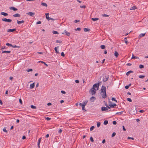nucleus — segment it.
I'll list each match as a JSON object with an SVG mask.
<instances>
[{"label": "nucleus", "instance_id": "nucleus-1", "mask_svg": "<svg viewBox=\"0 0 148 148\" xmlns=\"http://www.w3.org/2000/svg\"><path fill=\"white\" fill-rule=\"evenodd\" d=\"M101 95L103 98H105L106 97V88L103 86H102L101 90Z\"/></svg>", "mask_w": 148, "mask_h": 148}, {"label": "nucleus", "instance_id": "nucleus-2", "mask_svg": "<svg viewBox=\"0 0 148 148\" xmlns=\"http://www.w3.org/2000/svg\"><path fill=\"white\" fill-rule=\"evenodd\" d=\"M100 84L101 83V82H99V83H96L94 84L93 86V87L92 88V89H95V88H97V89H96V90H98L99 88V83Z\"/></svg>", "mask_w": 148, "mask_h": 148}, {"label": "nucleus", "instance_id": "nucleus-3", "mask_svg": "<svg viewBox=\"0 0 148 148\" xmlns=\"http://www.w3.org/2000/svg\"><path fill=\"white\" fill-rule=\"evenodd\" d=\"M96 89H92V88L89 90L90 93H91V94L92 95H94L96 93Z\"/></svg>", "mask_w": 148, "mask_h": 148}, {"label": "nucleus", "instance_id": "nucleus-4", "mask_svg": "<svg viewBox=\"0 0 148 148\" xmlns=\"http://www.w3.org/2000/svg\"><path fill=\"white\" fill-rule=\"evenodd\" d=\"M109 100V102L110 103L109 104V106L111 107V108H113L115 107V106H116V104L115 103H114L113 104H112L111 103L112 102L111 101H110V99H108Z\"/></svg>", "mask_w": 148, "mask_h": 148}, {"label": "nucleus", "instance_id": "nucleus-5", "mask_svg": "<svg viewBox=\"0 0 148 148\" xmlns=\"http://www.w3.org/2000/svg\"><path fill=\"white\" fill-rule=\"evenodd\" d=\"M109 77L108 75H104L103 77V81L104 82L107 81L108 80Z\"/></svg>", "mask_w": 148, "mask_h": 148}, {"label": "nucleus", "instance_id": "nucleus-6", "mask_svg": "<svg viewBox=\"0 0 148 148\" xmlns=\"http://www.w3.org/2000/svg\"><path fill=\"white\" fill-rule=\"evenodd\" d=\"M2 20L3 21L8 22H11L12 20L10 19H7L6 18H3L2 19Z\"/></svg>", "mask_w": 148, "mask_h": 148}, {"label": "nucleus", "instance_id": "nucleus-7", "mask_svg": "<svg viewBox=\"0 0 148 148\" xmlns=\"http://www.w3.org/2000/svg\"><path fill=\"white\" fill-rule=\"evenodd\" d=\"M62 34H66L68 36H69L70 35V33L67 32L66 30H64V32L62 33Z\"/></svg>", "mask_w": 148, "mask_h": 148}, {"label": "nucleus", "instance_id": "nucleus-8", "mask_svg": "<svg viewBox=\"0 0 148 148\" xmlns=\"http://www.w3.org/2000/svg\"><path fill=\"white\" fill-rule=\"evenodd\" d=\"M96 99V98L95 97L92 96L90 98V101H91V102H93Z\"/></svg>", "mask_w": 148, "mask_h": 148}, {"label": "nucleus", "instance_id": "nucleus-9", "mask_svg": "<svg viewBox=\"0 0 148 148\" xmlns=\"http://www.w3.org/2000/svg\"><path fill=\"white\" fill-rule=\"evenodd\" d=\"M27 14L29 15V16H33L34 15L35 13L32 12H29L28 13H27Z\"/></svg>", "mask_w": 148, "mask_h": 148}, {"label": "nucleus", "instance_id": "nucleus-10", "mask_svg": "<svg viewBox=\"0 0 148 148\" xmlns=\"http://www.w3.org/2000/svg\"><path fill=\"white\" fill-rule=\"evenodd\" d=\"M9 9L10 10H12L14 11H17V10H18L16 8H15L14 7H10L9 8Z\"/></svg>", "mask_w": 148, "mask_h": 148}, {"label": "nucleus", "instance_id": "nucleus-11", "mask_svg": "<svg viewBox=\"0 0 148 148\" xmlns=\"http://www.w3.org/2000/svg\"><path fill=\"white\" fill-rule=\"evenodd\" d=\"M101 110L102 111H104L108 110V108L104 107H101Z\"/></svg>", "mask_w": 148, "mask_h": 148}, {"label": "nucleus", "instance_id": "nucleus-12", "mask_svg": "<svg viewBox=\"0 0 148 148\" xmlns=\"http://www.w3.org/2000/svg\"><path fill=\"white\" fill-rule=\"evenodd\" d=\"M35 83H33L30 85V88L31 89H33L34 87Z\"/></svg>", "mask_w": 148, "mask_h": 148}, {"label": "nucleus", "instance_id": "nucleus-13", "mask_svg": "<svg viewBox=\"0 0 148 148\" xmlns=\"http://www.w3.org/2000/svg\"><path fill=\"white\" fill-rule=\"evenodd\" d=\"M17 24L18 25L21 24V23H24V21L23 20H22L21 21H19L17 20Z\"/></svg>", "mask_w": 148, "mask_h": 148}, {"label": "nucleus", "instance_id": "nucleus-14", "mask_svg": "<svg viewBox=\"0 0 148 148\" xmlns=\"http://www.w3.org/2000/svg\"><path fill=\"white\" fill-rule=\"evenodd\" d=\"M16 30L15 29H9L8 30L7 32H13Z\"/></svg>", "mask_w": 148, "mask_h": 148}, {"label": "nucleus", "instance_id": "nucleus-15", "mask_svg": "<svg viewBox=\"0 0 148 148\" xmlns=\"http://www.w3.org/2000/svg\"><path fill=\"white\" fill-rule=\"evenodd\" d=\"M0 14L1 15H3L5 16H8V13H5V12H1V13Z\"/></svg>", "mask_w": 148, "mask_h": 148}, {"label": "nucleus", "instance_id": "nucleus-16", "mask_svg": "<svg viewBox=\"0 0 148 148\" xmlns=\"http://www.w3.org/2000/svg\"><path fill=\"white\" fill-rule=\"evenodd\" d=\"M20 15L18 13L16 14H14L13 15V16L15 17H20Z\"/></svg>", "mask_w": 148, "mask_h": 148}, {"label": "nucleus", "instance_id": "nucleus-17", "mask_svg": "<svg viewBox=\"0 0 148 148\" xmlns=\"http://www.w3.org/2000/svg\"><path fill=\"white\" fill-rule=\"evenodd\" d=\"M58 47H59V46H57L56 47H55L54 48V50L56 51V52L57 53H59L58 51L57 50V49L58 48Z\"/></svg>", "mask_w": 148, "mask_h": 148}, {"label": "nucleus", "instance_id": "nucleus-18", "mask_svg": "<svg viewBox=\"0 0 148 148\" xmlns=\"http://www.w3.org/2000/svg\"><path fill=\"white\" fill-rule=\"evenodd\" d=\"M133 71H128V72H127V73H126V75H127V76H128L131 73H133Z\"/></svg>", "mask_w": 148, "mask_h": 148}, {"label": "nucleus", "instance_id": "nucleus-19", "mask_svg": "<svg viewBox=\"0 0 148 148\" xmlns=\"http://www.w3.org/2000/svg\"><path fill=\"white\" fill-rule=\"evenodd\" d=\"M114 56L116 58H117L118 56H119V54L116 51H115V52H114Z\"/></svg>", "mask_w": 148, "mask_h": 148}, {"label": "nucleus", "instance_id": "nucleus-20", "mask_svg": "<svg viewBox=\"0 0 148 148\" xmlns=\"http://www.w3.org/2000/svg\"><path fill=\"white\" fill-rule=\"evenodd\" d=\"M138 58V57H136L134 56V55L132 54V59H136Z\"/></svg>", "mask_w": 148, "mask_h": 148}, {"label": "nucleus", "instance_id": "nucleus-21", "mask_svg": "<svg viewBox=\"0 0 148 148\" xmlns=\"http://www.w3.org/2000/svg\"><path fill=\"white\" fill-rule=\"evenodd\" d=\"M90 30L88 28H84V31L85 32H89Z\"/></svg>", "mask_w": 148, "mask_h": 148}, {"label": "nucleus", "instance_id": "nucleus-22", "mask_svg": "<svg viewBox=\"0 0 148 148\" xmlns=\"http://www.w3.org/2000/svg\"><path fill=\"white\" fill-rule=\"evenodd\" d=\"M136 8H137V7L136 6H133L130 9V10H134L135 9H136Z\"/></svg>", "mask_w": 148, "mask_h": 148}, {"label": "nucleus", "instance_id": "nucleus-23", "mask_svg": "<svg viewBox=\"0 0 148 148\" xmlns=\"http://www.w3.org/2000/svg\"><path fill=\"white\" fill-rule=\"evenodd\" d=\"M145 34V33H142L140 34L139 35V37H141L144 36Z\"/></svg>", "mask_w": 148, "mask_h": 148}, {"label": "nucleus", "instance_id": "nucleus-24", "mask_svg": "<svg viewBox=\"0 0 148 148\" xmlns=\"http://www.w3.org/2000/svg\"><path fill=\"white\" fill-rule=\"evenodd\" d=\"M91 19L93 21H95L98 20L99 19V18H91Z\"/></svg>", "mask_w": 148, "mask_h": 148}, {"label": "nucleus", "instance_id": "nucleus-25", "mask_svg": "<svg viewBox=\"0 0 148 148\" xmlns=\"http://www.w3.org/2000/svg\"><path fill=\"white\" fill-rule=\"evenodd\" d=\"M41 5L45 7H47V5L46 3L43 2L41 3Z\"/></svg>", "mask_w": 148, "mask_h": 148}, {"label": "nucleus", "instance_id": "nucleus-26", "mask_svg": "<svg viewBox=\"0 0 148 148\" xmlns=\"http://www.w3.org/2000/svg\"><path fill=\"white\" fill-rule=\"evenodd\" d=\"M108 123V121L107 120H106L104 121L103 122V124L104 125H107Z\"/></svg>", "mask_w": 148, "mask_h": 148}, {"label": "nucleus", "instance_id": "nucleus-27", "mask_svg": "<svg viewBox=\"0 0 148 148\" xmlns=\"http://www.w3.org/2000/svg\"><path fill=\"white\" fill-rule=\"evenodd\" d=\"M82 107L83 110L84 111H86V110L85 109V106H84V105H82Z\"/></svg>", "mask_w": 148, "mask_h": 148}, {"label": "nucleus", "instance_id": "nucleus-28", "mask_svg": "<svg viewBox=\"0 0 148 148\" xmlns=\"http://www.w3.org/2000/svg\"><path fill=\"white\" fill-rule=\"evenodd\" d=\"M124 41L125 43L126 44V45H127L128 43V41L127 40V38L125 37V38Z\"/></svg>", "mask_w": 148, "mask_h": 148}, {"label": "nucleus", "instance_id": "nucleus-29", "mask_svg": "<svg viewBox=\"0 0 148 148\" xmlns=\"http://www.w3.org/2000/svg\"><path fill=\"white\" fill-rule=\"evenodd\" d=\"M30 107L32 109H36V106L32 105H31Z\"/></svg>", "mask_w": 148, "mask_h": 148}, {"label": "nucleus", "instance_id": "nucleus-30", "mask_svg": "<svg viewBox=\"0 0 148 148\" xmlns=\"http://www.w3.org/2000/svg\"><path fill=\"white\" fill-rule=\"evenodd\" d=\"M11 52V51H2V53H10Z\"/></svg>", "mask_w": 148, "mask_h": 148}, {"label": "nucleus", "instance_id": "nucleus-31", "mask_svg": "<svg viewBox=\"0 0 148 148\" xmlns=\"http://www.w3.org/2000/svg\"><path fill=\"white\" fill-rule=\"evenodd\" d=\"M101 48L102 49H104L106 47L104 45H101Z\"/></svg>", "mask_w": 148, "mask_h": 148}, {"label": "nucleus", "instance_id": "nucleus-32", "mask_svg": "<svg viewBox=\"0 0 148 148\" xmlns=\"http://www.w3.org/2000/svg\"><path fill=\"white\" fill-rule=\"evenodd\" d=\"M145 75H140L139 76V77L140 78H143L145 77Z\"/></svg>", "mask_w": 148, "mask_h": 148}, {"label": "nucleus", "instance_id": "nucleus-33", "mask_svg": "<svg viewBox=\"0 0 148 148\" xmlns=\"http://www.w3.org/2000/svg\"><path fill=\"white\" fill-rule=\"evenodd\" d=\"M102 16H105V17H108L109 16V15H107V14H102Z\"/></svg>", "mask_w": 148, "mask_h": 148}, {"label": "nucleus", "instance_id": "nucleus-34", "mask_svg": "<svg viewBox=\"0 0 148 148\" xmlns=\"http://www.w3.org/2000/svg\"><path fill=\"white\" fill-rule=\"evenodd\" d=\"M53 34H58V32L55 31H53Z\"/></svg>", "mask_w": 148, "mask_h": 148}, {"label": "nucleus", "instance_id": "nucleus-35", "mask_svg": "<svg viewBox=\"0 0 148 148\" xmlns=\"http://www.w3.org/2000/svg\"><path fill=\"white\" fill-rule=\"evenodd\" d=\"M87 102H88V101H85L82 104V105H84V106H85L86 105Z\"/></svg>", "mask_w": 148, "mask_h": 148}, {"label": "nucleus", "instance_id": "nucleus-36", "mask_svg": "<svg viewBox=\"0 0 148 148\" xmlns=\"http://www.w3.org/2000/svg\"><path fill=\"white\" fill-rule=\"evenodd\" d=\"M139 67L140 69H142L144 67V66L142 64H140L139 66Z\"/></svg>", "mask_w": 148, "mask_h": 148}, {"label": "nucleus", "instance_id": "nucleus-37", "mask_svg": "<svg viewBox=\"0 0 148 148\" xmlns=\"http://www.w3.org/2000/svg\"><path fill=\"white\" fill-rule=\"evenodd\" d=\"M33 70L32 69H29L27 70V71L28 72H29V71H32Z\"/></svg>", "mask_w": 148, "mask_h": 148}, {"label": "nucleus", "instance_id": "nucleus-38", "mask_svg": "<svg viewBox=\"0 0 148 148\" xmlns=\"http://www.w3.org/2000/svg\"><path fill=\"white\" fill-rule=\"evenodd\" d=\"M6 45L12 47V45L8 43H7L6 44Z\"/></svg>", "mask_w": 148, "mask_h": 148}, {"label": "nucleus", "instance_id": "nucleus-39", "mask_svg": "<svg viewBox=\"0 0 148 148\" xmlns=\"http://www.w3.org/2000/svg\"><path fill=\"white\" fill-rule=\"evenodd\" d=\"M95 128V127L94 126H91L90 128V131H92V130H93L94 128Z\"/></svg>", "mask_w": 148, "mask_h": 148}, {"label": "nucleus", "instance_id": "nucleus-40", "mask_svg": "<svg viewBox=\"0 0 148 148\" xmlns=\"http://www.w3.org/2000/svg\"><path fill=\"white\" fill-rule=\"evenodd\" d=\"M80 7L82 8H86V6L85 5H80Z\"/></svg>", "mask_w": 148, "mask_h": 148}, {"label": "nucleus", "instance_id": "nucleus-41", "mask_svg": "<svg viewBox=\"0 0 148 148\" xmlns=\"http://www.w3.org/2000/svg\"><path fill=\"white\" fill-rule=\"evenodd\" d=\"M90 141L92 142H93L94 141L93 139L92 136L90 137Z\"/></svg>", "mask_w": 148, "mask_h": 148}, {"label": "nucleus", "instance_id": "nucleus-42", "mask_svg": "<svg viewBox=\"0 0 148 148\" xmlns=\"http://www.w3.org/2000/svg\"><path fill=\"white\" fill-rule=\"evenodd\" d=\"M101 123L100 122H98L97 123V126L98 127H99Z\"/></svg>", "mask_w": 148, "mask_h": 148}, {"label": "nucleus", "instance_id": "nucleus-43", "mask_svg": "<svg viewBox=\"0 0 148 148\" xmlns=\"http://www.w3.org/2000/svg\"><path fill=\"white\" fill-rule=\"evenodd\" d=\"M127 101L130 102H132V99L130 98H127Z\"/></svg>", "mask_w": 148, "mask_h": 148}, {"label": "nucleus", "instance_id": "nucleus-44", "mask_svg": "<svg viewBox=\"0 0 148 148\" xmlns=\"http://www.w3.org/2000/svg\"><path fill=\"white\" fill-rule=\"evenodd\" d=\"M75 31H77V30H78V31H80L81 30V29L80 28V27H78V28H77L76 29H75Z\"/></svg>", "mask_w": 148, "mask_h": 148}, {"label": "nucleus", "instance_id": "nucleus-45", "mask_svg": "<svg viewBox=\"0 0 148 148\" xmlns=\"http://www.w3.org/2000/svg\"><path fill=\"white\" fill-rule=\"evenodd\" d=\"M112 101H115L117 102V100L115 99L114 97H112Z\"/></svg>", "mask_w": 148, "mask_h": 148}, {"label": "nucleus", "instance_id": "nucleus-46", "mask_svg": "<svg viewBox=\"0 0 148 148\" xmlns=\"http://www.w3.org/2000/svg\"><path fill=\"white\" fill-rule=\"evenodd\" d=\"M41 139V138H39V139H38V144H40Z\"/></svg>", "mask_w": 148, "mask_h": 148}, {"label": "nucleus", "instance_id": "nucleus-47", "mask_svg": "<svg viewBox=\"0 0 148 148\" xmlns=\"http://www.w3.org/2000/svg\"><path fill=\"white\" fill-rule=\"evenodd\" d=\"M127 139H132V140H134V138H133V137H127Z\"/></svg>", "mask_w": 148, "mask_h": 148}, {"label": "nucleus", "instance_id": "nucleus-48", "mask_svg": "<svg viewBox=\"0 0 148 148\" xmlns=\"http://www.w3.org/2000/svg\"><path fill=\"white\" fill-rule=\"evenodd\" d=\"M116 135V133L114 132L112 134V137H114L115 135Z\"/></svg>", "mask_w": 148, "mask_h": 148}, {"label": "nucleus", "instance_id": "nucleus-49", "mask_svg": "<svg viewBox=\"0 0 148 148\" xmlns=\"http://www.w3.org/2000/svg\"><path fill=\"white\" fill-rule=\"evenodd\" d=\"M46 18H47L48 17H49V13H47L45 14Z\"/></svg>", "mask_w": 148, "mask_h": 148}, {"label": "nucleus", "instance_id": "nucleus-50", "mask_svg": "<svg viewBox=\"0 0 148 148\" xmlns=\"http://www.w3.org/2000/svg\"><path fill=\"white\" fill-rule=\"evenodd\" d=\"M12 47L13 48H16V47L19 48L20 47L16 45H12Z\"/></svg>", "mask_w": 148, "mask_h": 148}, {"label": "nucleus", "instance_id": "nucleus-51", "mask_svg": "<svg viewBox=\"0 0 148 148\" xmlns=\"http://www.w3.org/2000/svg\"><path fill=\"white\" fill-rule=\"evenodd\" d=\"M45 119L47 121H49L51 120V118H50L47 117L45 118Z\"/></svg>", "mask_w": 148, "mask_h": 148}, {"label": "nucleus", "instance_id": "nucleus-52", "mask_svg": "<svg viewBox=\"0 0 148 148\" xmlns=\"http://www.w3.org/2000/svg\"><path fill=\"white\" fill-rule=\"evenodd\" d=\"M61 55L63 57H64L65 56V54L63 52H62L61 53Z\"/></svg>", "mask_w": 148, "mask_h": 148}, {"label": "nucleus", "instance_id": "nucleus-53", "mask_svg": "<svg viewBox=\"0 0 148 148\" xmlns=\"http://www.w3.org/2000/svg\"><path fill=\"white\" fill-rule=\"evenodd\" d=\"M62 42V41L61 40H57L56 41V42L57 43H60Z\"/></svg>", "mask_w": 148, "mask_h": 148}, {"label": "nucleus", "instance_id": "nucleus-54", "mask_svg": "<svg viewBox=\"0 0 148 148\" xmlns=\"http://www.w3.org/2000/svg\"><path fill=\"white\" fill-rule=\"evenodd\" d=\"M3 131H4V132H7V131L6 130V129L5 128H4L3 129Z\"/></svg>", "mask_w": 148, "mask_h": 148}, {"label": "nucleus", "instance_id": "nucleus-55", "mask_svg": "<svg viewBox=\"0 0 148 148\" xmlns=\"http://www.w3.org/2000/svg\"><path fill=\"white\" fill-rule=\"evenodd\" d=\"M61 92L63 94H65L66 93V92L64 90H62L61 91Z\"/></svg>", "mask_w": 148, "mask_h": 148}, {"label": "nucleus", "instance_id": "nucleus-56", "mask_svg": "<svg viewBox=\"0 0 148 148\" xmlns=\"http://www.w3.org/2000/svg\"><path fill=\"white\" fill-rule=\"evenodd\" d=\"M41 22L40 21H38L36 22V24H40L41 23Z\"/></svg>", "mask_w": 148, "mask_h": 148}, {"label": "nucleus", "instance_id": "nucleus-57", "mask_svg": "<svg viewBox=\"0 0 148 148\" xmlns=\"http://www.w3.org/2000/svg\"><path fill=\"white\" fill-rule=\"evenodd\" d=\"M112 123L114 125H116V122L115 121H114L112 122Z\"/></svg>", "mask_w": 148, "mask_h": 148}, {"label": "nucleus", "instance_id": "nucleus-58", "mask_svg": "<svg viewBox=\"0 0 148 148\" xmlns=\"http://www.w3.org/2000/svg\"><path fill=\"white\" fill-rule=\"evenodd\" d=\"M19 102L21 104H22V101L21 99H19Z\"/></svg>", "mask_w": 148, "mask_h": 148}, {"label": "nucleus", "instance_id": "nucleus-59", "mask_svg": "<svg viewBox=\"0 0 148 148\" xmlns=\"http://www.w3.org/2000/svg\"><path fill=\"white\" fill-rule=\"evenodd\" d=\"M122 112H117L116 114H119V115H121L122 114Z\"/></svg>", "mask_w": 148, "mask_h": 148}, {"label": "nucleus", "instance_id": "nucleus-60", "mask_svg": "<svg viewBox=\"0 0 148 148\" xmlns=\"http://www.w3.org/2000/svg\"><path fill=\"white\" fill-rule=\"evenodd\" d=\"M62 132V130L61 129H60L58 132L60 133H61Z\"/></svg>", "mask_w": 148, "mask_h": 148}, {"label": "nucleus", "instance_id": "nucleus-61", "mask_svg": "<svg viewBox=\"0 0 148 148\" xmlns=\"http://www.w3.org/2000/svg\"><path fill=\"white\" fill-rule=\"evenodd\" d=\"M106 142V140L105 139H104L102 141V143L103 144H104Z\"/></svg>", "mask_w": 148, "mask_h": 148}, {"label": "nucleus", "instance_id": "nucleus-62", "mask_svg": "<svg viewBox=\"0 0 148 148\" xmlns=\"http://www.w3.org/2000/svg\"><path fill=\"white\" fill-rule=\"evenodd\" d=\"M123 129L124 131H126V130L124 126H123Z\"/></svg>", "mask_w": 148, "mask_h": 148}, {"label": "nucleus", "instance_id": "nucleus-63", "mask_svg": "<svg viewBox=\"0 0 148 148\" xmlns=\"http://www.w3.org/2000/svg\"><path fill=\"white\" fill-rule=\"evenodd\" d=\"M104 102L105 105V106L106 107H107V106H108L107 103L105 101H104Z\"/></svg>", "mask_w": 148, "mask_h": 148}, {"label": "nucleus", "instance_id": "nucleus-64", "mask_svg": "<svg viewBox=\"0 0 148 148\" xmlns=\"http://www.w3.org/2000/svg\"><path fill=\"white\" fill-rule=\"evenodd\" d=\"M129 88V86H128V85H126V86H125V88H126V89H127Z\"/></svg>", "mask_w": 148, "mask_h": 148}]
</instances>
